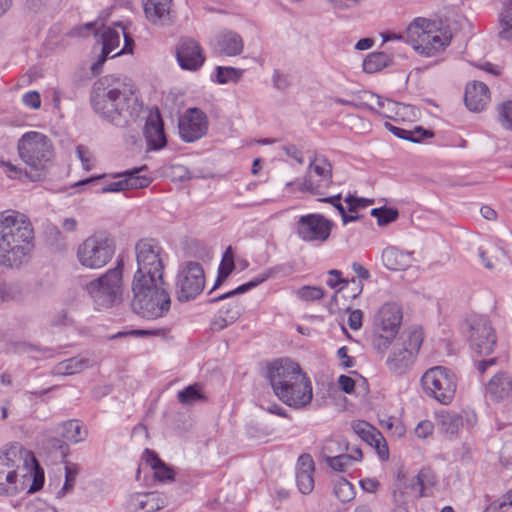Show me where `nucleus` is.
Instances as JSON below:
<instances>
[{"instance_id":"43","label":"nucleus","mask_w":512,"mask_h":512,"mask_svg":"<svg viewBox=\"0 0 512 512\" xmlns=\"http://www.w3.org/2000/svg\"><path fill=\"white\" fill-rule=\"evenodd\" d=\"M388 64V57L384 53H372L364 60L363 69L367 73H375Z\"/></svg>"},{"instance_id":"62","label":"nucleus","mask_w":512,"mask_h":512,"mask_svg":"<svg viewBox=\"0 0 512 512\" xmlns=\"http://www.w3.org/2000/svg\"><path fill=\"white\" fill-rule=\"evenodd\" d=\"M1 166L9 178L17 179L20 178L22 175L21 169L18 168L16 165L12 164L11 162L2 161Z\"/></svg>"},{"instance_id":"18","label":"nucleus","mask_w":512,"mask_h":512,"mask_svg":"<svg viewBox=\"0 0 512 512\" xmlns=\"http://www.w3.org/2000/svg\"><path fill=\"white\" fill-rule=\"evenodd\" d=\"M424 340V331L421 327H411L407 331V338L398 350H394L389 360L395 367H407L414 361Z\"/></svg>"},{"instance_id":"48","label":"nucleus","mask_w":512,"mask_h":512,"mask_svg":"<svg viewBox=\"0 0 512 512\" xmlns=\"http://www.w3.org/2000/svg\"><path fill=\"white\" fill-rule=\"evenodd\" d=\"M371 215L377 218L380 226L391 223L398 218L397 210L392 208H376L371 211Z\"/></svg>"},{"instance_id":"23","label":"nucleus","mask_w":512,"mask_h":512,"mask_svg":"<svg viewBox=\"0 0 512 512\" xmlns=\"http://www.w3.org/2000/svg\"><path fill=\"white\" fill-rule=\"evenodd\" d=\"M101 41V55L99 60L91 67L93 74L100 73L101 66L106 61V58L119 46L120 31L111 27H103L101 30Z\"/></svg>"},{"instance_id":"22","label":"nucleus","mask_w":512,"mask_h":512,"mask_svg":"<svg viewBox=\"0 0 512 512\" xmlns=\"http://www.w3.org/2000/svg\"><path fill=\"white\" fill-rule=\"evenodd\" d=\"M464 99L469 110L481 111L490 101L489 88L483 82H471L466 86Z\"/></svg>"},{"instance_id":"1","label":"nucleus","mask_w":512,"mask_h":512,"mask_svg":"<svg viewBox=\"0 0 512 512\" xmlns=\"http://www.w3.org/2000/svg\"><path fill=\"white\" fill-rule=\"evenodd\" d=\"M44 484V472L32 452L12 445L0 454V495L34 493Z\"/></svg>"},{"instance_id":"31","label":"nucleus","mask_w":512,"mask_h":512,"mask_svg":"<svg viewBox=\"0 0 512 512\" xmlns=\"http://www.w3.org/2000/svg\"><path fill=\"white\" fill-rule=\"evenodd\" d=\"M236 267V253L232 246H228L223 253L219 268L218 277L214 288L220 286L233 272Z\"/></svg>"},{"instance_id":"3","label":"nucleus","mask_w":512,"mask_h":512,"mask_svg":"<svg viewBox=\"0 0 512 512\" xmlns=\"http://www.w3.org/2000/svg\"><path fill=\"white\" fill-rule=\"evenodd\" d=\"M34 248L29 219L15 210L0 213V264L19 267L26 263Z\"/></svg>"},{"instance_id":"60","label":"nucleus","mask_w":512,"mask_h":512,"mask_svg":"<svg viewBox=\"0 0 512 512\" xmlns=\"http://www.w3.org/2000/svg\"><path fill=\"white\" fill-rule=\"evenodd\" d=\"M363 312L361 310H353L348 317V325L353 330H358L362 326Z\"/></svg>"},{"instance_id":"54","label":"nucleus","mask_w":512,"mask_h":512,"mask_svg":"<svg viewBox=\"0 0 512 512\" xmlns=\"http://www.w3.org/2000/svg\"><path fill=\"white\" fill-rule=\"evenodd\" d=\"M374 440H373V444L371 446H373L379 456V458L383 461L385 460H388L389 458V448H388V444L385 440V438L383 437V435L378 432L375 436H374Z\"/></svg>"},{"instance_id":"35","label":"nucleus","mask_w":512,"mask_h":512,"mask_svg":"<svg viewBox=\"0 0 512 512\" xmlns=\"http://www.w3.org/2000/svg\"><path fill=\"white\" fill-rule=\"evenodd\" d=\"M440 429L449 435H455L462 427V418L453 412H442L438 415Z\"/></svg>"},{"instance_id":"15","label":"nucleus","mask_w":512,"mask_h":512,"mask_svg":"<svg viewBox=\"0 0 512 512\" xmlns=\"http://www.w3.org/2000/svg\"><path fill=\"white\" fill-rule=\"evenodd\" d=\"M205 285L204 270L201 264L189 261L181 265L177 277L179 298L189 300L199 295Z\"/></svg>"},{"instance_id":"28","label":"nucleus","mask_w":512,"mask_h":512,"mask_svg":"<svg viewBox=\"0 0 512 512\" xmlns=\"http://www.w3.org/2000/svg\"><path fill=\"white\" fill-rule=\"evenodd\" d=\"M115 174L109 175H99L95 177H90L83 181L78 182L76 185H86L90 183H94L96 181H102L100 186L95 189L98 193H108V192H123L125 190L126 182H124L123 178H113Z\"/></svg>"},{"instance_id":"32","label":"nucleus","mask_w":512,"mask_h":512,"mask_svg":"<svg viewBox=\"0 0 512 512\" xmlns=\"http://www.w3.org/2000/svg\"><path fill=\"white\" fill-rule=\"evenodd\" d=\"M171 0H144V12L150 21H157L168 15Z\"/></svg>"},{"instance_id":"55","label":"nucleus","mask_w":512,"mask_h":512,"mask_svg":"<svg viewBox=\"0 0 512 512\" xmlns=\"http://www.w3.org/2000/svg\"><path fill=\"white\" fill-rule=\"evenodd\" d=\"M329 467L334 469L335 471H346L350 466L351 462L349 461V457L346 454H338L333 456L332 458L326 460Z\"/></svg>"},{"instance_id":"19","label":"nucleus","mask_w":512,"mask_h":512,"mask_svg":"<svg viewBox=\"0 0 512 512\" xmlns=\"http://www.w3.org/2000/svg\"><path fill=\"white\" fill-rule=\"evenodd\" d=\"M177 60L183 69L195 71L204 64L205 56L197 41L185 39L178 46Z\"/></svg>"},{"instance_id":"49","label":"nucleus","mask_w":512,"mask_h":512,"mask_svg":"<svg viewBox=\"0 0 512 512\" xmlns=\"http://www.w3.org/2000/svg\"><path fill=\"white\" fill-rule=\"evenodd\" d=\"M417 118V111L416 109L411 105H406L400 103L397 115L395 116L394 120L397 123H411L415 121Z\"/></svg>"},{"instance_id":"30","label":"nucleus","mask_w":512,"mask_h":512,"mask_svg":"<svg viewBox=\"0 0 512 512\" xmlns=\"http://www.w3.org/2000/svg\"><path fill=\"white\" fill-rule=\"evenodd\" d=\"M385 127L394 135L413 142H420L425 138H430L433 136V133L431 131L423 129L420 126L408 129L404 127H398L389 122H386Z\"/></svg>"},{"instance_id":"41","label":"nucleus","mask_w":512,"mask_h":512,"mask_svg":"<svg viewBox=\"0 0 512 512\" xmlns=\"http://www.w3.org/2000/svg\"><path fill=\"white\" fill-rule=\"evenodd\" d=\"M400 103L395 102L390 99H383L380 96H376V112L383 117L394 120L395 116L397 115V110Z\"/></svg>"},{"instance_id":"47","label":"nucleus","mask_w":512,"mask_h":512,"mask_svg":"<svg viewBox=\"0 0 512 512\" xmlns=\"http://www.w3.org/2000/svg\"><path fill=\"white\" fill-rule=\"evenodd\" d=\"M403 254L395 248H387L383 251L382 260L385 266L390 270L403 269V265L399 262V258H403Z\"/></svg>"},{"instance_id":"21","label":"nucleus","mask_w":512,"mask_h":512,"mask_svg":"<svg viewBox=\"0 0 512 512\" xmlns=\"http://www.w3.org/2000/svg\"><path fill=\"white\" fill-rule=\"evenodd\" d=\"M315 463L310 454H302L298 458L296 481L302 494H310L314 489Z\"/></svg>"},{"instance_id":"26","label":"nucleus","mask_w":512,"mask_h":512,"mask_svg":"<svg viewBox=\"0 0 512 512\" xmlns=\"http://www.w3.org/2000/svg\"><path fill=\"white\" fill-rule=\"evenodd\" d=\"M147 170V166H142L140 168L117 173L113 178H123L124 182H126V191L131 189H143L148 187L153 181L151 176L144 173Z\"/></svg>"},{"instance_id":"40","label":"nucleus","mask_w":512,"mask_h":512,"mask_svg":"<svg viewBox=\"0 0 512 512\" xmlns=\"http://www.w3.org/2000/svg\"><path fill=\"white\" fill-rule=\"evenodd\" d=\"M351 427L355 434H357L362 440L367 442L369 445L373 444L374 436L379 432L375 427L370 425L366 421L357 420L353 421Z\"/></svg>"},{"instance_id":"36","label":"nucleus","mask_w":512,"mask_h":512,"mask_svg":"<svg viewBox=\"0 0 512 512\" xmlns=\"http://www.w3.org/2000/svg\"><path fill=\"white\" fill-rule=\"evenodd\" d=\"M276 273H277V268H274V267L269 268V269L265 270L263 273L259 274L255 278H253L251 281H249L245 284H242L239 287H237L235 290L227 293L222 298H226V297L236 295V294L245 293V292L249 291L250 289L255 288L258 285L262 284L266 280L274 277Z\"/></svg>"},{"instance_id":"6","label":"nucleus","mask_w":512,"mask_h":512,"mask_svg":"<svg viewBox=\"0 0 512 512\" xmlns=\"http://www.w3.org/2000/svg\"><path fill=\"white\" fill-rule=\"evenodd\" d=\"M137 271L133 283H162L163 273L168 255L159 241L143 238L135 245Z\"/></svg>"},{"instance_id":"56","label":"nucleus","mask_w":512,"mask_h":512,"mask_svg":"<svg viewBox=\"0 0 512 512\" xmlns=\"http://www.w3.org/2000/svg\"><path fill=\"white\" fill-rule=\"evenodd\" d=\"M340 200H341V196L340 195H336V196H333V197H328V198H324V199H321L322 202H325V203H330L332 204L334 207L337 208V210L339 211V213L341 214L342 216V219H343V222L344 223H347L349 221H353L355 220L357 217L356 216H348L346 214V211H345V208L343 207V205L340 203Z\"/></svg>"},{"instance_id":"13","label":"nucleus","mask_w":512,"mask_h":512,"mask_svg":"<svg viewBox=\"0 0 512 512\" xmlns=\"http://www.w3.org/2000/svg\"><path fill=\"white\" fill-rule=\"evenodd\" d=\"M122 286V269L117 267L108 270L100 278L91 281L86 289L100 305L109 306L120 299Z\"/></svg>"},{"instance_id":"38","label":"nucleus","mask_w":512,"mask_h":512,"mask_svg":"<svg viewBox=\"0 0 512 512\" xmlns=\"http://www.w3.org/2000/svg\"><path fill=\"white\" fill-rule=\"evenodd\" d=\"M417 484L419 486L417 497L427 496V490L437 484V476L430 468H423L417 475Z\"/></svg>"},{"instance_id":"4","label":"nucleus","mask_w":512,"mask_h":512,"mask_svg":"<svg viewBox=\"0 0 512 512\" xmlns=\"http://www.w3.org/2000/svg\"><path fill=\"white\" fill-rule=\"evenodd\" d=\"M268 378L275 395L286 405L303 408L313 398L312 383L300 365L289 359L280 358L268 365Z\"/></svg>"},{"instance_id":"20","label":"nucleus","mask_w":512,"mask_h":512,"mask_svg":"<svg viewBox=\"0 0 512 512\" xmlns=\"http://www.w3.org/2000/svg\"><path fill=\"white\" fill-rule=\"evenodd\" d=\"M144 135L149 149L159 150L165 147L167 139L164 132L163 121L158 109L151 112L148 116Z\"/></svg>"},{"instance_id":"16","label":"nucleus","mask_w":512,"mask_h":512,"mask_svg":"<svg viewBox=\"0 0 512 512\" xmlns=\"http://www.w3.org/2000/svg\"><path fill=\"white\" fill-rule=\"evenodd\" d=\"M179 134L185 142H194L206 135L208 117L199 108L187 109L179 118Z\"/></svg>"},{"instance_id":"50","label":"nucleus","mask_w":512,"mask_h":512,"mask_svg":"<svg viewBox=\"0 0 512 512\" xmlns=\"http://www.w3.org/2000/svg\"><path fill=\"white\" fill-rule=\"evenodd\" d=\"M345 203L348 206V210L351 213H358L360 210L371 206L374 201L368 198L357 197L355 195H349L345 198Z\"/></svg>"},{"instance_id":"61","label":"nucleus","mask_w":512,"mask_h":512,"mask_svg":"<svg viewBox=\"0 0 512 512\" xmlns=\"http://www.w3.org/2000/svg\"><path fill=\"white\" fill-rule=\"evenodd\" d=\"M337 355L343 367L350 368L354 366V358L348 355V348L346 346L339 348Z\"/></svg>"},{"instance_id":"44","label":"nucleus","mask_w":512,"mask_h":512,"mask_svg":"<svg viewBox=\"0 0 512 512\" xmlns=\"http://www.w3.org/2000/svg\"><path fill=\"white\" fill-rule=\"evenodd\" d=\"M80 471L77 464L67 463L65 466V483L61 490L58 492V497H64L67 493L71 492L74 488L76 477Z\"/></svg>"},{"instance_id":"24","label":"nucleus","mask_w":512,"mask_h":512,"mask_svg":"<svg viewBox=\"0 0 512 512\" xmlns=\"http://www.w3.org/2000/svg\"><path fill=\"white\" fill-rule=\"evenodd\" d=\"M142 460L153 470L156 480L160 482L174 480L175 472L173 468L164 463L153 450L145 449Z\"/></svg>"},{"instance_id":"57","label":"nucleus","mask_w":512,"mask_h":512,"mask_svg":"<svg viewBox=\"0 0 512 512\" xmlns=\"http://www.w3.org/2000/svg\"><path fill=\"white\" fill-rule=\"evenodd\" d=\"M303 180L296 179L286 184L284 193L289 197H298L299 194L309 193V190L301 189Z\"/></svg>"},{"instance_id":"42","label":"nucleus","mask_w":512,"mask_h":512,"mask_svg":"<svg viewBox=\"0 0 512 512\" xmlns=\"http://www.w3.org/2000/svg\"><path fill=\"white\" fill-rule=\"evenodd\" d=\"M334 494L341 502H349L355 496V489L349 481L339 478L334 484Z\"/></svg>"},{"instance_id":"5","label":"nucleus","mask_w":512,"mask_h":512,"mask_svg":"<svg viewBox=\"0 0 512 512\" xmlns=\"http://www.w3.org/2000/svg\"><path fill=\"white\" fill-rule=\"evenodd\" d=\"M452 38L449 24L438 18L417 17L406 28V43L425 58L442 55Z\"/></svg>"},{"instance_id":"14","label":"nucleus","mask_w":512,"mask_h":512,"mask_svg":"<svg viewBox=\"0 0 512 512\" xmlns=\"http://www.w3.org/2000/svg\"><path fill=\"white\" fill-rule=\"evenodd\" d=\"M333 184L332 165L323 155H315L308 165L301 189L313 195H325Z\"/></svg>"},{"instance_id":"63","label":"nucleus","mask_w":512,"mask_h":512,"mask_svg":"<svg viewBox=\"0 0 512 512\" xmlns=\"http://www.w3.org/2000/svg\"><path fill=\"white\" fill-rule=\"evenodd\" d=\"M362 489L368 493H375L380 487V482L376 478H364L360 481Z\"/></svg>"},{"instance_id":"34","label":"nucleus","mask_w":512,"mask_h":512,"mask_svg":"<svg viewBox=\"0 0 512 512\" xmlns=\"http://www.w3.org/2000/svg\"><path fill=\"white\" fill-rule=\"evenodd\" d=\"M178 401L183 405H191L195 402L206 401L207 398L203 392V386L200 383L189 385L178 392Z\"/></svg>"},{"instance_id":"7","label":"nucleus","mask_w":512,"mask_h":512,"mask_svg":"<svg viewBox=\"0 0 512 512\" xmlns=\"http://www.w3.org/2000/svg\"><path fill=\"white\" fill-rule=\"evenodd\" d=\"M133 310L143 318L157 319L170 308V296L162 283L139 282L132 284Z\"/></svg>"},{"instance_id":"29","label":"nucleus","mask_w":512,"mask_h":512,"mask_svg":"<svg viewBox=\"0 0 512 512\" xmlns=\"http://www.w3.org/2000/svg\"><path fill=\"white\" fill-rule=\"evenodd\" d=\"M217 48L221 54L227 56L239 55L244 48L243 39L235 32H224L218 37Z\"/></svg>"},{"instance_id":"17","label":"nucleus","mask_w":512,"mask_h":512,"mask_svg":"<svg viewBox=\"0 0 512 512\" xmlns=\"http://www.w3.org/2000/svg\"><path fill=\"white\" fill-rule=\"evenodd\" d=\"M470 340L479 355L487 356L493 352L496 334L486 317L477 316L472 320Z\"/></svg>"},{"instance_id":"39","label":"nucleus","mask_w":512,"mask_h":512,"mask_svg":"<svg viewBox=\"0 0 512 512\" xmlns=\"http://www.w3.org/2000/svg\"><path fill=\"white\" fill-rule=\"evenodd\" d=\"M242 75V69L217 66L215 69V82L219 84L237 83L241 79Z\"/></svg>"},{"instance_id":"12","label":"nucleus","mask_w":512,"mask_h":512,"mask_svg":"<svg viewBox=\"0 0 512 512\" xmlns=\"http://www.w3.org/2000/svg\"><path fill=\"white\" fill-rule=\"evenodd\" d=\"M334 226V222L324 215L310 213L299 217L296 234L304 242L322 245L329 240Z\"/></svg>"},{"instance_id":"33","label":"nucleus","mask_w":512,"mask_h":512,"mask_svg":"<svg viewBox=\"0 0 512 512\" xmlns=\"http://www.w3.org/2000/svg\"><path fill=\"white\" fill-rule=\"evenodd\" d=\"M61 436L68 442L78 443L86 436V431L78 420H70L62 424Z\"/></svg>"},{"instance_id":"25","label":"nucleus","mask_w":512,"mask_h":512,"mask_svg":"<svg viewBox=\"0 0 512 512\" xmlns=\"http://www.w3.org/2000/svg\"><path fill=\"white\" fill-rule=\"evenodd\" d=\"M129 507L133 512H154L163 507V500L154 492L136 493L130 497Z\"/></svg>"},{"instance_id":"37","label":"nucleus","mask_w":512,"mask_h":512,"mask_svg":"<svg viewBox=\"0 0 512 512\" xmlns=\"http://www.w3.org/2000/svg\"><path fill=\"white\" fill-rule=\"evenodd\" d=\"M86 367V360L70 358L58 363L54 368V373L58 375H72L81 372Z\"/></svg>"},{"instance_id":"52","label":"nucleus","mask_w":512,"mask_h":512,"mask_svg":"<svg viewBox=\"0 0 512 512\" xmlns=\"http://www.w3.org/2000/svg\"><path fill=\"white\" fill-rule=\"evenodd\" d=\"M499 121L507 129L512 130V101H506L498 107Z\"/></svg>"},{"instance_id":"27","label":"nucleus","mask_w":512,"mask_h":512,"mask_svg":"<svg viewBox=\"0 0 512 512\" xmlns=\"http://www.w3.org/2000/svg\"><path fill=\"white\" fill-rule=\"evenodd\" d=\"M512 393V378L504 373L496 374L486 385V395L493 400L503 399Z\"/></svg>"},{"instance_id":"58","label":"nucleus","mask_w":512,"mask_h":512,"mask_svg":"<svg viewBox=\"0 0 512 512\" xmlns=\"http://www.w3.org/2000/svg\"><path fill=\"white\" fill-rule=\"evenodd\" d=\"M434 424L429 420L421 421L415 428V434L418 438H427L432 436Z\"/></svg>"},{"instance_id":"45","label":"nucleus","mask_w":512,"mask_h":512,"mask_svg":"<svg viewBox=\"0 0 512 512\" xmlns=\"http://www.w3.org/2000/svg\"><path fill=\"white\" fill-rule=\"evenodd\" d=\"M295 295L303 302H314L323 298L324 291L318 286H303L295 291Z\"/></svg>"},{"instance_id":"64","label":"nucleus","mask_w":512,"mask_h":512,"mask_svg":"<svg viewBox=\"0 0 512 512\" xmlns=\"http://www.w3.org/2000/svg\"><path fill=\"white\" fill-rule=\"evenodd\" d=\"M500 460L503 465L507 467L512 466V443H507L502 447Z\"/></svg>"},{"instance_id":"51","label":"nucleus","mask_w":512,"mask_h":512,"mask_svg":"<svg viewBox=\"0 0 512 512\" xmlns=\"http://www.w3.org/2000/svg\"><path fill=\"white\" fill-rule=\"evenodd\" d=\"M342 451L341 444L338 440L329 438L326 439L321 446V456L328 460Z\"/></svg>"},{"instance_id":"2","label":"nucleus","mask_w":512,"mask_h":512,"mask_svg":"<svg viewBox=\"0 0 512 512\" xmlns=\"http://www.w3.org/2000/svg\"><path fill=\"white\" fill-rule=\"evenodd\" d=\"M91 103L98 114L111 122L121 118L127 122L136 118L142 110L133 84L113 76H105L95 82Z\"/></svg>"},{"instance_id":"53","label":"nucleus","mask_w":512,"mask_h":512,"mask_svg":"<svg viewBox=\"0 0 512 512\" xmlns=\"http://www.w3.org/2000/svg\"><path fill=\"white\" fill-rule=\"evenodd\" d=\"M76 152L78 155V158L80 159L83 168L86 171H90L95 166V157L93 154L89 151L88 148H86L83 145H79L76 148Z\"/></svg>"},{"instance_id":"59","label":"nucleus","mask_w":512,"mask_h":512,"mask_svg":"<svg viewBox=\"0 0 512 512\" xmlns=\"http://www.w3.org/2000/svg\"><path fill=\"white\" fill-rule=\"evenodd\" d=\"M25 106L31 109H39L41 106V97L37 91H29L22 97Z\"/></svg>"},{"instance_id":"8","label":"nucleus","mask_w":512,"mask_h":512,"mask_svg":"<svg viewBox=\"0 0 512 512\" xmlns=\"http://www.w3.org/2000/svg\"><path fill=\"white\" fill-rule=\"evenodd\" d=\"M18 154L23 162L37 172L45 171L54 158V146L44 133L29 131L17 143Z\"/></svg>"},{"instance_id":"46","label":"nucleus","mask_w":512,"mask_h":512,"mask_svg":"<svg viewBox=\"0 0 512 512\" xmlns=\"http://www.w3.org/2000/svg\"><path fill=\"white\" fill-rule=\"evenodd\" d=\"M500 38L512 41V10L510 7L504 9L499 19Z\"/></svg>"},{"instance_id":"10","label":"nucleus","mask_w":512,"mask_h":512,"mask_svg":"<svg viewBox=\"0 0 512 512\" xmlns=\"http://www.w3.org/2000/svg\"><path fill=\"white\" fill-rule=\"evenodd\" d=\"M458 381L457 374L444 366L432 367L421 377L425 394L443 405H449L454 400Z\"/></svg>"},{"instance_id":"11","label":"nucleus","mask_w":512,"mask_h":512,"mask_svg":"<svg viewBox=\"0 0 512 512\" xmlns=\"http://www.w3.org/2000/svg\"><path fill=\"white\" fill-rule=\"evenodd\" d=\"M403 319V311L399 304L387 302L383 304L374 318L372 335L373 346L386 350L396 338Z\"/></svg>"},{"instance_id":"9","label":"nucleus","mask_w":512,"mask_h":512,"mask_svg":"<svg viewBox=\"0 0 512 512\" xmlns=\"http://www.w3.org/2000/svg\"><path fill=\"white\" fill-rule=\"evenodd\" d=\"M116 251L114 237L107 231H96L79 244L77 259L79 263L90 269H99L107 265Z\"/></svg>"}]
</instances>
